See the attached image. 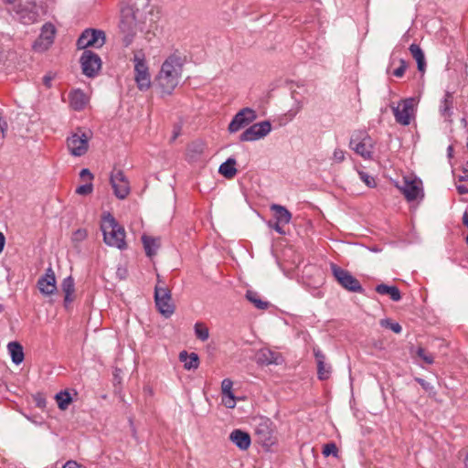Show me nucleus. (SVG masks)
I'll list each match as a JSON object with an SVG mask.
<instances>
[{
  "label": "nucleus",
  "instance_id": "f257e3e1",
  "mask_svg": "<svg viewBox=\"0 0 468 468\" xmlns=\"http://www.w3.org/2000/svg\"><path fill=\"white\" fill-rule=\"evenodd\" d=\"M184 61L180 55L171 54L163 62L155 78L156 86L165 95H171L182 78Z\"/></svg>",
  "mask_w": 468,
  "mask_h": 468
},
{
  "label": "nucleus",
  "instance_id": "f03ea898",
  "mask_svg": "<svg viewBox=\"0 0 468 468\" xmlns=\"http://www.w3.org/2000/svg\"><path fill=\"white\" fill-rule=\"evenodd\" d=\"M101 228L103 233V240L107 245L116 247L119 250L126 248L125 230L111 214L103 218Z\"/></svg>",
  "mask_w": 468,
  "mask_h": 468
},
{
  "label": "nucleus",
  "instance_id": "7ed1b4c3",
  "mask_svg": "<svg viewBox=\"0 0 468 468\" xmlns=\"http://www.w3.org/2000/svg\"><path fill=\"white\" fill-rule=\"evenodd\" d=\"M138 27L137 16L134 8L131 5L121 9V19L119 28L122 34V43L124 47H129L136 35Z\"/></svg>",
  "mask_w": 468,
  "mask_h": 468
},
{
  "label": "nucleus",
  "instance_id": "20e7f679",
  "mask_svg": "<svg viewBox=\"0 0 468 468\" xmlns=\"http://www.w3.org/2000/svg\"><path fill=\"white\" fill-rule=\"evenodd\" d=\"M133 61L134 63V80L141 91L150 89L152 81L145 54L142 49L133 51Z\"/></svg>",
  "mask_w": 468,
  "mask_h": 468
},
{
  "label": "nucleus",
  "instance_id": "39448f33",
  "mask_svg": "<svg viewBox=\"0 0 468 468\" xmlns=\"http://www.w3.org/2000/svg\"><path fill=\"white\" fill-rule=\"evenodd\" d=\"M154 302L157 310L165 317H170L174 314L175 305L172 302L171 291L165 286L159 274L157 275V284L154 288Z\"/></svg>",
  "mask_w": 468,
  "mask_h": 468
},
{
  "label": "nucleus",
  "instance_id": "423d86ee",
  "mask_svg": "<svg viewBox=\"0 0 468 468\" xmlns=\"http://www.w3.org/2000/svg\"><path fill=\"white\" fill-rule=\"evenodd\" d=\"M349 146L366 160L373 159L374 141L366 132H356L351 136Z\"/></svg>",
  "mask_w": 468,
  "mask_h": 468
},
{
  "label": "nucleus",
  "instance_id": "0eeeda50",
  "mask_svg": "<svg viewBox=\"0 0 468 468\" xmlns=\"http://www.w3.org/2000/svg\"><path fill=\"white\" fill-rule=\"evenodd\" d=\"M331 271L335 279L344 289L352 292H364V289L361 286L359 281L348 271L339 267L335 263L331 264Z\"/></svg>",
  "mask_w": 468,
  "mask_h": 468
},
{
  "label": "nucleus",
  "instance_id": "6e6552de",
  "mask_svg": "<svg viewBox=\"0 0 468 468\" xmlns=\"http://www.w3.org/2000/svg\"><path fill=\"white\" fill-rule=\"evenodd\" d=\"M254 433L260 443L271 445L274 440V429L272 421L266 417L253 419Z\"/></svg>",
  "mask_w": 468,
  "mask_h": 468
},
{
  "label": "nucleus",
  "instance_id": "1a4fd4ad",
  "mask_svg": "<svg viewBox=\"0 0 468 468\" xmlns=\"http://www.w3.org/2000/svg\"><path fill=\"white\" fill-rule=\"evenodd\" d=\"M90 136L80 128L67 139L69 153L74 156L84 155L89 148Z\"/></svg>",
  "mask_w": 468,
  "mask_h": 468
},
{
  "label": "nucleus",
  "instance_id": "9d476101",
  "mask_svg": "<svg viewBox=\"0 0 468 468\" xmlns=\"http://www.w3.org/2000/svg\"><path fill=\"white\" fill-rule=\"evenodd\" d=\"M396 186L410 202L423 197L422 182L416 177L404 176L401 185L397 183Z\"/></svg>",
  "mask_w": 468,
  "mask_h": 468
},
{
  "label": "nucleus",
  "instance_id": "9b49d317",
  "mask_svg": "<svg viewBox=\"0 0 468 468\" xmlns=\"http://www.w3.org/2000/svg\"><path fill=\"white\" fill-rule=\"evenodd\" d=\"M105 44V33L98 29H86L82 32L77 41L79 49H85L89 47L101 48Z\"/></svg>",
  "mask_w": 468,
  "mask_h": 468
},
{
  "label": "nucleus",
  "instance_id": "f8f14e48",
  "mask_svg": "<svg viewBox=\"0 0 468 468\" xmlns=\"http://www.w3.org/2000/svg\"><path fill=\"white\" fill-rule=\"evenodd\" d=\"M82 73L89 77H95L101 69L100 56L91 50H84L80 58Z\"/></svg>",
  "mask_w": 468,
  "mask_h": 468
},
{
  "label": "nucleus",
  "instance_id": "ddd939ff",
  "mask_svg": "<svg viewBox=\"0 0 468 468\" xmlns=\"http://www.w3.org/2000/svg\"><path fill=\"white\" fill-rule=\"evenodd\" d=\"M16 13L23 24L30 25L37 21L39 6L35 1L26 0L16 7Z\"/></svg>",
  "mask_w": 468,
  "mask_h": 468
},
{
  "label": "nucleus",
  "instance_id": "4468645a",
  "mask_svg": "<svg viewBox=\"0 0 468 468\" xmlns=\"http://www.w3.org/2000/svg\"><path fill=\"white\" fill-rule=\"evenodd\" d=\"M257 114L251 108L246 107L238 112L229 124V133H236L254 122Z\"/></svg>",
  "mask_w": 468,
  "mask_h": 468
},
{
  "label": "nucleus",
  "instance_id": "2eb2a0df",
  "mask_svg": "<svg viewBox=\"0 0 468 468\" xmlns=\"http://www.w3.org/2000/svg\"><path fill=\"white\" fill-rule=\"evenodd\" d=\"M110 182L115 197L124 199L130 194V184L122 170L114 169L110 176Z\"/></svg>",
  "mask_w": 468,
  "mask_h": 468
},
{
  "label": "nucleus",
  "instance_id": "dca6fc26",
  "mask_svg": "<svg viewBox=\"0 0 468 468\" xmlns=\"http://www.w3.org/2000/svg\"><path fill=\"white\" fill-rule=\"evenodd\" d=\"M271 130L269 121L254 123L247 128L240 135L239 141L252 142L265 137Z\"/></svg>",
  "mask_w": 468,
  "mask_h": 468
},
{
  "label": "nucleus",
  "instance_id": "f3484780",
  "mask_svg": "<svg viewBox=\"0 0 468 468\" xmlns=\"http://www.w3.org/2000/svg\"><path fill=\"white\" fill-rule=\"evenodd\" d=\"M414 99L409 98L401 101V102L392 107V111L397 122L402 125H409L413 114Z\"/></svg>",
  "mask_w": 468,
  "mask_h": 468
},
{
  "label": "nucleus",
  "instance_id": "a211bd4d",
  "mask_svg": "<svg viewBox=\"0 0 468 468\" xmlns=\"http://www.w3.org/2000/svg\"><path fill=\"white\" fill-rule=\"evenodd\" d=\"M56 29L50 23H46L41 29L39 37L33 44V48L36 51L42 52L47 50L54 41Z\"/></svg>",
  "mask_w": 468,
  "mask_h": 468
},
{
  "label": "nucleus",
  "instance_id": "6ab92c4d",
  "mask_svg": "<svg viewBox=\"0 0 468 468\" xmlns=\"http://www.w3.org/2000/svg\"><path fill=\"white\" fill-rule=\"evenodd\" d=\"M37 287L41 293L50 295L57 290L56 277L53 270L48 268L44 276L37 281Z\"/></svg>",
  "mask_w": 468,
  "mask_h": 468
},
{
  "label": "nucleus",
  "instance_id": "aec40b11",
  "mask_svg": "<svg viewBox=\"0 0 468 468\" xmlns=\"http://www.w3.org/2000/svg\"><path fill=\"white\" fill-rule=\"evenodd\" d=\"M314 355L317 364V376L320 380H326L331 376V366L325 362V356L317 347L314 348Z\"/></svg>",
  "mask_w": 468,
  "mask_h": 468
},
{
  "label": "nucleus",
  "instance_id": "412c9836",
  "mask_svg": "<svg viewBox=\"0 0 468 468\" xmlns=\"http://www.w3.org/2000/svg\"><path fill=\"white\" fill-rule=\"evenodd\" d=\"M256 360L261 365H279L282 362V356L269 348H261L256 355Z\"/></svg>",
  "mask_w": 468,
  "mask_h": 468
},
{
  "label": "nucleus",
  "instance_id": "4be33fe9",
  "mask_svg": "<svg viewBox=\"0 0 468 468\" xmlns=\"http://www.w3.org/2000/svg\"><path fill=\"white\" fill-rule=\"evenodd\" d=\"M233 382L229 378H224L221 382L222 403L228 409H234L236 398L232 392Z\"/></svg>",
  "mask_w": 468,
  "mask_h": 468
},
{
  "label": "nucleus",
  "instance_id": "5701e85b",
  "mask_svg": "<svg viewBox=\"0 0 468 468\" xmlns=\"http://www.w3.org/2000/svg\"><path fill=\"white\" fill-rule=\"evenodd\" d=\"M229 441H232L241 451L248 450L251 443L250 434L239 429L231 431L229 434Z\"/></svg>",
  "mask_w": 468,
  "mask_h": 468
},
{
  "label": "nucleus",
  "instance_id": "b1692460",
  "mask_svg": "<svg viewBox=\"0 0 468 468\" xmlns=\"http://www.w3.org/2000/svg\"><path fill=\"white\" fill-rule=\"evenodd\" d=\"M439 112L445 121L452 122V116L453 114V94L446 91L443 99L441 101L439 106Z\"/></svg>",
  "mask_w": 468,
  "mask_h": 468
},
{
  "label": "nucleus",
  "instance_id": "393cba45",
  "mask_svg": "<svg viewBox=\"0 0 468 468\" xmlns=\"http://www.w3.org/2000/svg\"><path fill=\"white\" fill-rule=\"evenodd\" d=\"M70 107L75 111H81L88 103L86 94L80 89L69 94Z\"/></svg>",
  "mask_w": 468,
  "mask_h": 468
},
{
  "label": "nucleus",
  "instance_id": "a878e982",
  "mask_svg": "<svg viewBox=\"0 0 468 468\" xmlns=\"http://www.w3.org/2000/svg\"><path fill=\"white\" fill-rule=\"evenodd\" d=\"M61 290L64 292V305L66 308L74 301L75 283L71 276L65 278L61 282Z\"/></svg>",
  "mask_w": 468,
  "mask_h": 468
},
{
  "label": "nucleus",
  "instance_id": "bb28decb",
  "mask_svg": "<svg viewBox=\"0 0 468 468\" xmlns=\"http://www.w3.org/2000/svg\"><path fill=\"white\" fill-rule=\"evenodd\" d=\"M179 360L184 363L186 370L197 369L199 366V357L197 353L188 354L186 350L180 352Z\"/></svg>",
  "mask_w": 468,
  "mask_h": 468
},
{
  "label": "nucleus",
  "instance_id": "cd10ccee",
  "mask_svg": "<svg viewBox=\"0 0 468 468\" xmlns=\"http://www.w3.org/2000/svg\"><path fill=\"white\" fill-rule=\"evenodd\" d=\"M376 292L381 295H388L394 302H399L401 299V293L397 286H390L381 283L376 286Z\"/></svg>",
  "mask_w": 468,
  "mask_h": 468
},
{
  "label": "nucleus",
  "instance_id": "c85d7f7f",
  "mask_svg": "<svg viewBox=\"0 0 468 468\" xmlns=\"http://www.w3.org/2000/svg\"><path fill=\"white\" fill-rule=\"evenodd\" d=\"M271 210L274 213L276 221L288 224L292 219V213L283 206L273 204L271 206Z\"/></svg>",
  "mask_w": 468,
  "mask_h": 468
},
{
  "label": "nucleus",
  "instance_id": "c756f323",
  "mask_svg": "<svg viewBox=\"0 0 468 468\" xmlns=\"http://www.w3.org/2000/svg\"><path fill=\"white\" fill-rule=\"evenodd\" d=\"M142 242L145 250V254L148 257H153L156 254V251L160 247V239L143 235Z\"/></svg>",
  "mask_w": 468,
  "mask_h": 468
},
{
  "label": "nucleus",
  "instance_id": "7c9ffc66",
  "mask_svg": "<svg viewBox=\"0 0 468 468\" xmlns=\"http://www.w3.org/2000/svg\"><path fill=\"white\" fill-rule=\"evenodd\" d=\"M409 49H410L411 56L414 58V59L417 62L418 70L420 72H424L425 68H426V61H425L424 53H423L422 49L420 48V47L419 45L413 43L410 46Z\"/></svg>",
  "mask_w": 468,
  "mask_h": 468
},
{
  "label": "nucleus",
  "instance_id": "2f4dec72",
  "mask_svg": "<svg viewBox=\"0 0 468 468\" xmlns=\"http://www.w3.org/2000/svg\"><path fill=\"white\" fill-rule=\"evenodd\" d=\"M235 165L236 160L234 158H229L226 162L220 165L218 173L227 179H232L238 172Z\"/></svg>",
  "mask_w": 468,
  "mask_h": 468
},
{
  "label": "nucleus",
  "instance_id": "473e14b6",
  "mask_svg": "<svg viewBox=\"0 0 468 468\" xmlns=\"http://www.w3.org/2000/svg\"><path fill=\"white\" fill-rule=\"evenodd\" d=\"M8 351L11 355L12 361L19 365L24 360L23 347L18 342H10L7 345Z\"/></svg>",
  "mask_w": 468,
  "mask_h": 468
},
{
  "label": "nucleus",
  "instance_id": "72a5a7b5",
  "mask_svg": "<svg viewBox=\"0 0 468 468\" xmlns=\"http://www.w3.org/2000/svg\"><path fill=\"white\" fill-rule=\"evenodd\" d=\"M246 298L248 301H250L251 303L254 304V306L260 310H265L269 307L270 303L268 302L262 301L258 292L253 291H247L246 292Z\"/></svg>",
  "mask_w": 468,
  "mask_h": 468
},
{
  "label": "nucleus",
  "instance_id": "f704fd0d",
  "mask_svg": "<svg viewBox=\"0 0 468 468\" xmlns=\"http://www.w3.org/2000/svg\"><path fill=\"white\" fill-rule=\"evenodd\" d=\"M55 399H56V401L58 403V408L61 410H67L69 405L72 401V398H71L70 394L67 390H63V391L58 392L55 396Z\"/></svg>",
  "mask_w": 468,
  "mask_h": 468
},
{
  "label": "nucleus",
  "instance_id": "c9c22d12",
  "mask_svg": "<svg viewBox=\"0 0 468 468\" xmlns=\"http://www.w3.org/2000/svg\"><path fill=\"white\" fill-rule=\"evenodd\" d=\"M205 149V144L202 142H193L187 146V155L190 159H197L199 157Z\"/></svg>",
  "mask_w": 468,
  "mask_h": 468
},
{
  "label": "nucleus",
  "instance_id": "e433bc0d",
  "mask_svg": "<svg viewBox=\"0 0 468 468\" xmlns=\"http://www.w3.org/2000/svg\"><path fill=\"white\" fill-rule=\"evenodd\" d=\"M195 335L197 339L201 341H207L209 337L208 328L202 323H197L195 324Z\"/></svg>",
  "mask_w": 468,
  "mask_h": 468
},
{
  "label": "nucleus",
  "instance_id": "4c0bfd02",
  "mask_svg": "<svg viewBox=\"0 0 468 468\" xmlns=\"http://www.w3.org/2000/svg\"><path fill=\"white\" fill-rule=\"evenodd\" d=\"M380 324L385 328L390 329L396 334H399L402 331V327L399 323H393L389 319H382L380 321Z\"/></svg>",
  "mask_w": 468,
  "mask_h": 468
},
{
  "label": "nucleus",
  "instance_id": "58836bf2",
  "mask_svg": "<svg viewBox=\"0 0 468 468\" xmlns=\"http://www.w3.org/2000/svg\"><path fill=\"white\" fill-rule=\"evenodd\" d=\"M417 356L421 358L426 364L431 365L434 362V357L431 354L428 353L424 348L419 347Z\"/></svg>",
  "mask_w": 468,
  "mask_h": 468
},
{
  "label": "nucleus",
  "instance_id": "ea45409f",
  "mask_svg": "<svg viewBox=\"0 0 468 468\" xmlns=\"http://www.w3.org/2000/svg\"><path fill=\"white\" fill-rule=\"evenodd\" d=\"M338 449L335 442H329L324 445L323 447V454L324 456H336L337 455Z\"/></svg>",
  "mask_w": 468,
  "mask_h": 468
},
{
  "label": "nucleus",
  "instance_id": "a19ab883",
  "mask_svg": "<svg viewBox=\"0 0 468 468\" xmlns=\"http://www.w3.org/2000/svg\"><path fill=\"white\" fill-rule=\"evenodd\" d=\"M358 175L360 179L366 184L367 186L371 188L376 186V181L373 176L363 171H359Z\"/></svg>",
  "mask_w": 468,
  "mask_h": 468
},
{
  "label": "nucleus",
  "instance_id": "79ce46f5",
  "mask_svg": "<svg viewBox=\"0 0 468 468\" xmlns=\"http://www.w3.org/2000/svg\"><path fill=\"white\" fill-rule=\"evenodd\" d=\"M415 381L418 382L425 391L429 392L430 395L434 396L436 394L433 386L425 379L421 378H415Z\"/></svg>",
  "mask_w": 468,
  "mask_h": 468
},
{
  "label": "nucleus",
  "instance_id": "37998d69",
  "mask_svg": "<svg viewBox=\"0 0 468 468\" xmlns=\"http://www.w3.org/2000/svg\"><path fill=\"white\" fill-rule=\"evenodd\" d=\"M408 68V63L405 59H399V67L393 70L392 74L397 78H401L404 76L405 71Z\"/></svg>",
  "mask_w": 468,
  "mask_h": 468
},
{
  "label": "nucleus",
  "instance_id": "c03bdc74",
  "mask_svg": "<svg viewBox=\"0 0 468 468\" xmlns=\"http://www.w3.org/2000/svg\"><path fill=\"white\" fill-rule=\"evenodd\" d=\"M92 190H93V185H92L91 181H90V183H88V184L78 186L76 188V193L79 195H81V196H86V195L90 194L92 192Z\"/></svg>",
  "mask_w": 468,
  "mask_h": 468
},
{
  "label": "nucleus",
  "instance_id": "a18cd8bd",
  "mask_svg": "<svg viewBox=\"0 0 468 468\" xmlns=\"http://www.w3.org/2000/svg\"><path fill=\"white\" fill-rule=\"evenodd\" d=\"M87 237V231L86 229H77L73 235H72V240L73 241H77V242H80V241H82L86 239Z\"/></svg>",
  "mask_w": 468,
  "mask_h": 468
},
{
  "label": "nucleus",
  "instance_id": "49530a36",
  "mask_svg": "<svg viewBox=\"0 0 468 468\" xmlns=\"http://www.w3.org/2000/svg\"><path fill=\"white\" fill-rule=\"evenodd\" d=\"M333 158L337 163L343 162L345 159V152L341 149H335L334 151Z\"/></svg>",
  "mask_w": 468,
  "mask_h": 468
},
{
  "label": "nucleus",
  "instance_id": "de8ad7c7",
  "mask_svg": "<svg viewBox=\"0 0 468 468\" xmlns=\"http://www.w3.org/2000/svg\"><path fill=\"white\" fill-rule=\"evenodd\" d=\"M80 176L81 178H87L89 181H91L93 179V175L88 168H83L80 173Z\"/></svg>",
  "mask_w": 468,
  "mask_h": 468
},
{
  "label": "nucleus",
  "instance_id": "09e8293b",
  "mask_svg": "<svg viewBox=\"0 0 468 468\" xmlns=\"http://www.w3.org/2000/svg\"><path fill=\"white\" fill-rule=\"evenodd\" d=\"M63 468H85V467L81 464H79L75 461H69L64 464Z\"/></svg>",
  "mask_w": 468,
  "mask_h": 468
},
{
  "label": "nucleus",
  "instance_id": "8fccbe9b",
  "mask_svg": "<svg viewBox=\"0 0 468 468\" xmlns=\"http://www.w3.org/2000/svg\"><path fill=\"white\" fill-rule=\"evenodd\" d=\"M282 223L276 221L273 225L270 223V226L273 228L279 234H284V230L282 229Z\"/></svg>",
  "mask_w": 468,
  "mask_h": 468
},
{
  "label": "nucleus",
  "instance_id": "3c124183",
  "mask_svg": "<svg viewBox=\"0 0 468 468\" xmlns=\"http://www.w3.org/2000/svg\"><path fill=\"white\" fill-rule=\"evenodd\" d=\"M53 80V77L49 74L48 75H45L43 77V84L47 87V88H50L51 87V81Z\"/></svg>",
  "mask_w": 468,
  "mask_h": 468
},
{
  "label": "nucleus",
  "instance_id": "603ef678",
  "mask_svg": "<svg viewBox=\"0 0 468 468\" xmlns=\"http://www.w3.org/2000/svg\"><path fill=\"white\" fill-rule=\"evenodd\" d=\"M460 181H466L468 180V170L463 169L462 175L459 176Z\"/></svg>",
  "mask_w": 468,
  "mask_h": 468
},
{
  "label": "nucleus",
  "instance_id": "864d4df0",
  "mask_svg": "<svg viewBox=\"0 0 468 468\" xmlns=\"http://www.w3.org/2000/svg\"><path fill=\"white\" fill-rule=\"evenodd\" d=\"M5 243V235L0 232V253L3 251Z\"/></svg>",
  "mask_w": 468,
  "mask_h": 468
},
{
  "label": "nucleus",
  "instance_id": "5fc2aeb1",
  "mask_svg": "<svg viewBox=\"0 0 468 468\" xmlns=\"http://www.w3.org/2000/svg\"><path fill=\"white\" fill-rule=\"evenodd\" d=\"M457 191L459 194H467L468 193V188L464 186H457Z\"/></svg>",
  "mask_w": 468,
  "mask_h": 468
},
{
  "label": "nucleus",
  "instance_id": "6e6d98bb",
  "mask_svg": "<svg viewBox=\"0 0 468 468\" xmlns=\"http://www.w3.org/2000/svg\"><path fill=\"white\" fill-rule=\"evenodd\" d=\"M463 225H465L468 228V213L467 212H464V214L463 215ZM466 242L468 243V235L466 238Z\"/></svg>",
  "mask_w": 468,
  "mask_h": 468
},
{
  "label": "nucleus",
  "instance_id": "4d7b16f0",
  "mask_svg": "<svg viewBox=\"0 0 468 468\" xmlns=\"http://www.w3.org/2000/svg\"><path fill=\"white\" fill-rule=\"evenodd\" d=\"M447 151H448V155H449V156H452V151H453L452 146V145H450V146L448 147Z\"/></svg>",
  "mask_w": 468,
  "mask_h": 468
},
{
  "label": "nucleus",
  "instance_id": "13d9d810",
  "mask_svg": "<svg viewBox=\"0 0 468 468\" xmlns=\"http://www.w3.org/2000/svg\"><path fill=\"white\" fill-rule=\"evenodd\" d=\"M302 108H303V105L301 104V102H298V103H297V111H296V112H298L299 111H301V110H302Z\"/></svg>",
  "mask_w": 468,
  "mask_h": 468
},
{
  "label": "nucleus",
  "instance_id": "bf43d9fd",
  "mask_svg": "<svg viewBox=\"0 0 468 468\" xmlns=\"http://www.w3.org/2000/svg\"><path fill=\"white\" fill-rule=\"evenodd\" d=\"M6 3H9V4H12L14 3L16 0H5Z\"/></svg>",
  "mask_w": 468,
  "mask_h": 468
}]
</instances>
